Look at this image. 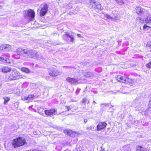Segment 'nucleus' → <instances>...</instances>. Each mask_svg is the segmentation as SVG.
<instances>
[{"instance_id":"1","label":"nucleus","mask_w":151,"mask_h":151,"mask_svg":"<svg viewBox=\"0 0 151 151\" xmlns=\"http://www.w3.org/2000/svg\"><path fill=\"white\" fill-rule=\"evenodd\" d=\"M12 143L14 148H16L24 145L26 143V140L24 139L19 137L17 139H14Z\"/></svg>"},{"instance_id":"2","label":"nucleus","mask_w":151,"mask_h":151,"mask_svg":"<svg viewBox=\"0 0 151 151\" xmlns=\"http://www.w3.org/2000/svg\"><path fill=\"white\" fill-rule=\"evenodd\" d=\"M135 9L137 13L141 16H142L143 15L145 16L146 15V16L145 17H146L147 16L150 15L148 11L140 6H136L135 8Z\"/></svg>"},{"instance_id":"3","label":"nucleus","mask_w":151,"mask_h":151,"mask_svg":"<svg viewBox=\"0 0 151 151\" xmlns=\"http://www.w3.org/2000/svg\"><path fill=\"white\" fill-rule=\"evenodd\" d=\"M89 7L93 9H97L101 10L103 9L99 2L96 1L95 0H90Z\"/></svg>"},{"instance_id":"4","label":"nucleus","mask_w":151,"mask_h":151,"mask_svg":"<svg viewBox=\"0 0 151 151\" xmlns=\"http://www.w3.org/2000/svg\"><path fill=\"white\" fill-rule=\"evenodd\" d=\"M74 33L72 32L71 33L66 32L63 35V37L66 39L67 41L69 42H73L75 40L74 36L73 34Z\"/></svg>"},{"instance_id":"5","label":"nucleus","mask_w":151,"mask_h":151,"mask_svg":"<svg viewBox=\"0 0 151 151\" xmlns=\"http://www.w3.org/2000/svg\"><path fill=\"white\" fill-rule=\"evenodd\" d=\"M116 79L119 82L122 83H130L132 80L128 78H127L121 75H118L116 77Z\"/></svg>"},{"instance_id":"6","label":"nucleus","mask_w":151,"mask_h":151,"mask_svg":"<svg viewBox=\"0 0 151 151\" xmlns=\"http://www.w3.org/2000/svg\"><path fill=\"white\" fill-rule=\"evenodd\" d=\"M11 74L10 76V80H14L18 79L19 78V75L20 73L16 70H11L10 68Z\"/></svg>"},{"instance_id":"7","label":"nucleus","mask_w":151,"mask_h":151,"mask_svg":"<svg viewBox=\"0 0 151 151\" xmlns=\"http://www.w3.org/2000/svg\"><path fill=\"white\" fill-rule=\"evenodd\" d=\"M24 15L25 17H29L32 20L35 17V13L33 10L29 9L24 12Z\"/></svg>"},{"instance_id":"8","label":"nucleus","mask_w":151,"mask_h":151,"mask_svg":"<svg viewBox=\"0 0 151 151\" xmlns=\"http://www.w3.org/2000/svg\"><path fill=\"white\" fill-rule=\"evenodd\" d=\"M27 53H26L27 55L25 57L28 58H37L38 56V55L37 54V52L35 50H27Z\"/></svg>"},{"instance_id":"9","label":"nucleus","mask_w":151,"mask_h":151,"mask_svg":"<svg viewBox=\"0 0 151 151\" xmlns=\"http://www.w3.org/2000/svg\"><path fill=\"white\" fill-rule=\"evenodd\" d=\"M48 72L50 76L52 77L56 76L61 74L59 71L54 68L49 69Z\"/></svg>"},{"instance_id":"10","label":"nucleus","mask_w":151,"mask_h":151,"mask_svg":"<svg viewBox=\"0 0 151 151\" xmlns=\"http://www.w3.org/2000/svg\"><path fill=\"white\" fill-rule=\"evenodd\" d=\"M145 22L148 24L150 25L151 26H148L147 24H144L143 28L145 29H147L151 28V16L149 15L145 18Z\"/></svg>"},{"instance_id":"11","label":"nucleus","mask_w":151,"mask_h":151,"mask_svg":"<svg viewBox=\"0 0 151 151\" xmlns=\"http://www.w3.org/2000/svg\"><path fill=\"white\" fill-rule=\"evenodd\" d=\"M27 50L22 49L20 48L17 49L16 51V52L17 54L25 57L27 56L26 54L27 53Z\"/></svg>"},{"instance_id":"12","label":"nucleus","mask_w":151,"mask_h":151,"mask_svg":"<svg viewBox=\"0 0 151 151\" xmlns=\"http://www.w3.org/2000/svg\"><path fill=\"white\" fill-rule=\"evenodd\" d=\"M48 10V6L47 4H44L43 7L41 9L40 12V17L44 16Z\"/></svg>"},{"instance_id":"13","label":"nucleus","mask_w":151,"mask_h":151,"mask_svg":"<svg viewBox=\"0 0 151 151\" xmlns=\"http://www.w3.org/2000/svg\"><path fill=\"white\" fill-rule=\"evenodd\" d=\"M66 81L72 84L75 85L79 83L78 80L74 78L68 77L66 78Z\"/></svg>"},{"instance_id":"14","label":"nucleus","mask_w":151,"mask_h":151,"mask_svg":"<svg viewBox=\"0 0 151 151\" xmlns=\"http://www.w3.org/2000/svg\"><path fill=\"white\" fill-rule=\"evenodd\" d=\"M45 114L47 116H50L53 115H56L57 114L56 110L55 109H52L44 111Z\"/></svg>"},{"instance_id":"15","label":"nucleus","mask_w":151,"mask_h":151,"mask_svg":"<svg viewBox=\"0 0 151 151\" xmlns=\"http://www.w3.org/2000/svg\"><path fill=\"white\" fill-rule=\"evenodd\" d=\"M9 45L8 44H3L0 46V51L1 52H7L9 50Z\"/></svg>"},{"instance_id":"16","label":"nucleus","mask_w":151,"mask_h":151,"mask_svg":"<svg viewBox=\"0 0 151 151\" xmlns=\"http://www.w3.org/2000/svg\"><path fill=\"white\" fill-rule=\"evenodd\" d=\"M107 124L105 122L99 123L97 126V130L99 131L105 128Z\"/></svg>"},{"instance_id":"17","label":"nucleus","mask_w":151,"mask_h":151,"mask_svg":"<svg viewBox=\"0 0 151 151\" xmlns=\"http://www.w3.org/2000/svg\"><path fill=\"white\" fill-rule=\"evenodd\" d=\"M111 14H115V15H111L112 16V20H117L119 19V16L118 12L115 10H113L112 11Z\"/></svg>"},{"instance_id":"18","label":"nucleus","mask_w":151,"mask_h":151,"mask_svg":"<svg viewBox=\"0 0 151 151\" xmlns=\"http://www.w3.org/2000/svg\"><path fill=\"white\" fill-rule=\"evenodd\" d=\"M34 95L31 94L28 96H26L22 97V100H28L29 102H30L34 99Z\"/></svg>"},{"instance_id":"19","label":"nucleus","mask_w":151,"mask_h":151,"mask_svg":"<svg viewBox=\"0 0 151 151\" xmlns=\"http://www.w3.org/2000/svg\"><path fill=\"white\" fill-rule=\"evenodd\" d=\"M0 60L4 63H9V56L6 57L5 55H3L0 57Z\"/></svg>"},{"instance_id":"20","label":"nucleus","mask_w":151,"mask_h":151,"mask_svg":"<svg viewBox=\"0 0 151 151\" xmlns=\"http://www.w3.org/2000/svg\"><path fill=\"white\" fill-rule=\"evenodd\" d=\"M21 70L24 72L27 73H29L31 72V71L28 68L23 67L21 68Z\"/></svg>"},{"instance_id":"21","label":"nucleus","mask_w":151,"mask_h":151,"mask_svg":"<svg viewBox=\"0 0 151 151\" xmlns=\"http://www.w3.org/2000/svg\"><path fill=\"white\" fill-rule=\"evenodd\" d=\"M2 71L4 73H6L9 71V68L8 67H4L2 68Z\"/></svg>"},{"instance_id":"22","label":"nucleus","mask_w":151,"mask_h":151,"mask_svg":"<svg viewBox=\"0 0 151 151\" xmlns=\"http://www.w3.org/2000/svg\"><path fill=\"white\" fill-rule=\"evenodd\" d=\"M103 15H104L105 18H106V19H110L111 20H112V16L111 15H109L108 14L102 13V14L101 15V16H103Z\"/></svg>"},{"instance_id":"23","label":"nucleus","mask_w":151,"mask_h":151,"mask_svg":"<svg viewBox=\"0 0 151 151\" xmlns=\"http://www.w3.org/2000/svg\"><path fill=\"white\" fill-rule=\"evenodd\" d=\"M116 2L120 5H122L124 4L126 0H114Z\"/></svg>"},{"instance_id":"24","label":"nucleus","mask_w":151,"mask_h":151,"mask_svg":"<svg viewBox=\"0 0 151 151\" xmlns=\"http://www.w3.org/2000/svg\"><path fill=\"white\" fill-rule=\"evenodd\" d=\"M136 151H145V149L140 146H138L136 149Z\"/></svg>"},{"instance_id":"25","label":"nucleus","mask_w":151,"mask_h":151,"mask_svg":"<svg viewBox=\"0 0 151 151\" xmlns=\"http://www.w3.org/2000/svg\"><path fill=\"white\" fill-rule=\"evenodd\" d=\"M95 128V126H90L89 127L87 128L86 129L87 130H88V131H90V130L93 131V130Z\"/></svg>"},{"instance_id":"26","label":"nucleus","mask_w":151,"mask_h":151,"mask_svg":"<svg viewBox=\"0 0 151 151\" xmlns=\"http://www.w3.org/2000/svg\"><path fill=\"white\" fill-rule=\"evenodd\" d=\"M64 133H65L66 134L68 135H70V131H69L68 130H65L64 131Z\"/></svg>"},{"instance_id":"27","label":"nucleus","mask_w":151,"mask_h":151,"mask_svg":"<svg viewBox=\"0 0 151 151\" xmlns=\"http://www.w3.org/2000/svg\"><path fill=\"white\" fill-rule=\"evenodd\" d=\"M4 104H6L9 101V98H7L6 99L5 98H4Z\"/></svg>"},{"instance_id":"28","label":"nucleus","mask_w":151,"mask_h":151,"mask_svg":"<svg viewBox=\"0 0 151 151\" xmlns=\"http://www.w3.org/2000/svg\"><path fill=\"white\" fill-rule=\"evenodd\" d=\"M146 46L151 48V40L147 43Z\"/></svg>"},{"instance_id":"29","label":"nucleus","mask_w":151,"mask_h":151,"mask_svg":"<svg viewBox=\"0 0 151 151\" xmlns=\"http://www.w3.org/2000/svg\"><path fill=\"white\" fill-rule=\"evenodd\" d=\"M33 133L34 135H37L40 133L39 131H35L33 132Z\"/></svg>"},{"instance_id":"30","label":"nucleus","mask_w":151,"mask_h":151,"mask_svg":"<svg viewBox=\"0 0 151 151\" xmlns=\"http://www.w3.org/2000/svg\"><path fill=\"white\" fill-rule=\"evenodd\" d=\"M147 68H151V61L146 65Z\"/></svg>"},{"instance_id":"31","label":"nucleus","mask_w":151,"mask_h":151,"mask_svg":"<svg viewBox=\"0 0 151 151\" xmlns=\"http://www.w3.org/2000/svg\"><path fill=\"white\" fill-rule=\"evenodd\" d=\"M141 18L140 17H138L136 18V19L137 20H139V22H140L142 23V21H141Z\"/></svg>"},{"instance_id":"32","label":"nucleus","mask_w":151,"mask_h":151,"mask_svg":"<svg viewBox=\"0 0 151 151\" xmlns=\"http://www.w3.org/2000/svg\"><path fill=\"white\" fill-rule=\"evenodd\" d=\"M65 107L67 111H68L70 109V106H65Z\"/></svg>"},{"instance_id":"33","label":"nucleus","mask_w":151,"mask_h":151,"mask_svg":"<svg viewBox=\"0 0 151 151\" xmlns=\"http://www.w3.org/2000/svg\"><path fill=\"white\" fill-rule=\"evenodd\" d=\"M86 98H84L82 100V102L83 103H85V101H86Z\"/></svg>"},{"instance_id":"34","label":"nucleus","mask_w":151,"mask_h":151,"mask_svg":"<svg viewBox=\"0 0 151 151\" xmlns=\"http://www.w3.org/2000/svg\"><path fill=\"white\" fill-rule=\"evenodd\" d=\"M77 36L80 37H81V35L80 34H78L77 35Z\"/></svg>"},{"instance_id":"35","label":"nucleus","mask_w":151,"mask_h":151,"mask_svg":"<svg viewBox=\"0 0 151 151\" xmlns=\"http://www.w3.org/2000/svg\"><path fill=\"white\" fill-rule=\"evenodd\" d=\"M137 100H135L134 102H133V104H134V103H135L136 102H137Z\"/></svg>"},{"instance_id":"36","label":"nucleus","mask_w":151,"mask_h":151,"mask_svg":"<svg viewBox=\"0 0 151 151\" xmlns=\"http://www.w3.org/2000/svg\"><path fill=\"white\" fill-rule=\"evenodd\" d=\"M87 119H84V122L85 123H86L87 122Z\"/></svg>"},{"instance_id":"37","label":"nucleus","mask_w":151,"mask_h":151,"mask_svg":"<svg viewBox=\"0 0 151 151\" xmlns=\"http://www.w3.org/2000/svg\"><path fill=\"white\" fill-rule=\"evenodd\" d=\"M106 104H101V105L102 106V105H104V106H105V105H106Z\"/></svg>"},{"instance_id":"38","label":"nucleus","mask_w":151,"mask_h":151,"mask_svg":"<svg viewBox=\"0 0 151 151\" xmlns=\"http://www.w3.org/2000/svg\"><path fill=\"white\" fill-rule=\"evenodd\" d=\"M93 104H96V102L95 101H93Z\"/></svg>"},{"instance_id":"39","label":"nucleus","mask_w":151,"mask_h":151,"mask_svg":"<svg viewBox=\"0 0 151 151\" xmlns=\"http://www.w3.org/2000/svg\"><path fill=\"white\" fill-rule=\"evenodd\" d=\"M2 8V7L1 6H0V9H1Z\"/></svg>"},{"instance_id":"40","label":"nucleus","mask_w":151,"mask_h":151,"mask_svg":"<svg viewBox=\"0 0 151 151\" xmlns=\"http://www.w3.org/2000/svg\"><path fill=\"white\" fill-rule=\"evenodd\" d=\"M115 15V14H112V15Z\"/></svg>"},{"instance_id":"41","label":"nucleus","mask_w":151,"mask_h":151,"mask_svg":"<svg viewBox=\"0 0 151 151\" xmlns=\"http://www.w3.org/2000/svg\"><path fill=\"white\" fill-rule=\"evenodd\" d=\"M41 109H42V111H43V110H44V109H43V108H41Z\"/></svg>"},{"instance_id":"42","label":"nucleus","mask_w":151,"mask_h":151,"mask_svg":"<svg viewBox=\"0 0 151 151\" xmlns=\"http://www.w3.org/2000/svg\"><path fill=\"white\" fill-rule=\"evenodd\" d=\"M1 83H0V86H1Z\"/></svg>"},{"instance_id":"43","label":"nucleus","mask_w":151,"mask_h":151,"mask_svg":"<svg viewBox=\"0 0 151 151\" xmlns=\"http://www.w3.org/2000/svg\"><path fill=\"white\" fill-rule=\"evenodd\" d=\"M23 77L25 78V77L24 76Z\"/></svg>"},{"instance_id":"44","label":"nucleus","mask_w":151,"mask_h":151,"mask_svg":"<svg viewBox=\"0 0 151 151\" xmlns=\"http://www.w3.org/2000/svg\"><path fill=\"white\" fill-rule=\"evenodd\" d=\"M13 57H14V55H13Z\"/></svg>"},{"instance_id":"45","label":"nucleus","mask_w":151,"mask_h":151,"mask_svg":"<svg viewBox=\"0 0 151 151\" xmlns=\"http://www.w3.org/2000/svg\"><path fill=\"white\" fill-rule=\"evenodd\" d=\"M127 93L126 92H125V93Z\"/></svg>"}]
</instances>
